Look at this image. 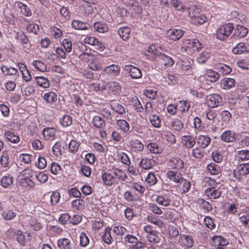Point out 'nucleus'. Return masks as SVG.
<instances>
[{
    "instance_id": "0eeeda50",
    "label": "nucleus",
    "mask_w": 249,
    "mask_h": 249,
    "mask_svg": "<svg viewBox=\"0 0 249 249\" xmlns=\"http://www.w3.org/2000/svg\"><path fill=\"white\" fill-rule=\"evenodd\" d=\"M120 67L118 65L111 64L107 66L102 70V74L110 76H117L120 72Z\"/></svg>"
},
{
    "instance_id": "052dcab7",
    "label": "nucleus",
    "mask_w": 249,
    "mask_h": 249,
    "mask_svg": "<svg viewBox=\"0 0 249 249\" xmlns=\"http://www.w3.org/2000/svg\"><path fill=\"white\" fill-rule=\"evenodd\" d=\"M9 157L8 152L4 151L2 152V155L0 159V162L3 167H7L9 165Z\"/></svg>"
},
{
    "instance_id": "a878e982",
    "label": "nucleus",
    "mask_w": 249,
    "mask_h": 249,
    "mask_svg": "<svg viewBox=\"0 0 249 249\" xmlns=\"http://www.w3.org/2000/svg\"><path fill=\"white\" fill-rule=\"evenodd\" d=\"M158 61L162 65L165 66L171 67L174 64V61L173 59L163 53H160V55L157 58Z\"/></svg>"
},
{
    "instance_id": "412c9836",
    "label": "nucleus",
    "mask_w": 249,
    "mask_h": 249,
    "mask_svg": "<svg viewBox=\"0 0 249 249\" xmlns=\"http://www.w3.org/2000/svg\"><path fill=\"white\" fill-rule=\"evenodd\" d=\"M196 142L201 148H205L211 143V138L207 135H200L196 138Z\"/></svg>"
},
{
    "instance_id": "dca6fc26",
    "label": "nucleus",
    "mask_w": 249,
    "mask_h": 249,
    "mask_svg": "<svg viewBox=\"0 0 249 249\" xmlns=\"http://www.w3.org/2000/svg\"><path fill=\"white\" fill-rule=\"evenodd\" d=\"M155 200L158 204L167 207L170 205L171 202V195L169 194L159 195L157 196Z\"/></svg>"
},
{
    "instance_id": "f704fd0d",
    "label": "nucleus",
    "mask_w": 249,
    "mask_h": 249,
    "mask_svg": "<svg viewBox=\"0 0 249 249\" xmlns=\"http://www.w3.org/2000/svg\"><path fill=\"white\" fill-rule=\"evenodd\" d=\"M244 212V214L240 216L239 220L244 226L249 229V208H246Z\"/></svg>"
},
{
    "instance_id": "de8ad7c7",
    "label": "nucleus",
    "mask_w": 249,
    "mask_h": 249,
    "mask_svg": "<svg viewBox=\"0 0 249 249\" xmlns=\"http://www.w3.org/2000/svg\"><path fill=\"white\" fill-rule=\"evenodd\" d=\"M147 148L150 152L155 154L160 153L162 151L161 147L159 146L156 142L149 143L147 145Z\"/></svg>"
},
{
    "instance_id": "603ef678",
    "label": "nucleus",
    "mask_w": 249,
    "mask_h": 249,
    "mask_svg": "<svg viewBox=\"0 0 249 249\" xmlns=\"http://www.w3.org/2000/svg\"><path fill=\"white\" fill-rule=\"evenodd\" d=\"M44 99L47 103L52 104L57 100V95L55 92L50 91L44 94Z\"/></svg>"
},
{
    "instance_id": "4be33fe9",
    "label": "nucleus",
    "mask_w": 249,
    "mask_h": 249,
    "mask_svg": "<svg viewBox=\"0 0 249 249\" xmlns=\"http://www.w3.org/2000/svg\"><path fill=\"white\" fill-rule=\"evenodd\" d=\"M168 165L172 169L180 170L183 168V161L178 158H172L168 161Z\"/></svg>"
},
{
    "instance_id": "72a5a7b5",
    "label": "nucleus",
    "mask_w": 249,
    "mask_h": 249,
    "mask_svg": "<svg viewBox=\"0 0 249 249\" xmlns=\"http://www.w3.org/2000/svg\"><path fill=\"white\" fill-rule=\"evenodd\" d=\"M92 124L96 128H102L105 126V120L99 115H95L92 119Z\"/></svg>"
},
{
    "instance_id": "49530a36",
    "label": "nucleus",
    "mask_w": 249,
    "mask_h": 249,
    "mask_svg": "<svg viewBox=\"0 0 249 249\" xmlns=\"http://www.w3.org/2000/svg\"><path fill=\"white\" fill-rule=\"evenodd\" d=\"M248 33V29L242 26L238 25L235 30V35L240 38L244 37Z\"/></svg>"
},
{
    "instance_id": "1a4fd4ad",
    "label": "nucleus",
    "mask_w": 249,
    "mask_h": 249,
    "mask_svg": "<svg viewBox=\"0 0 249 249\" xmlns=\"http://www.w3.org/2000/svg\"><path fill=\"white\" fill-rule=\"evenodd\" d=\"M177 183L178 184L177 188L178 192L182 194L188 192L191 186L190 182L183 178Z\"/></svg>"
},
{
    "instance_id": "39448f33",
    "label": "nucleus",
    "mask_w": 249,
    "mask_h": 249,
    "mask_svg": "<svg viewBox=\"0 0 249 249\" xmlns=\"http://www.w3.org/2000/svg\"><path fill=\"white\" fill-rule=\"evenodd\" d=\"M206 102L210 107H215L219 106L222 102L221 97L217 94H211L206 97Z\"/></svg>"
},
{
    "instance_id": "f3484780",
    "label": "nucleus",
    "mask_w": 249,
    "mask_h": 249,
    "mask_svg": "<svg viewBox=\"0 0 249 249\" xmlns=\"http://www.w3.org/2000/svg\"><path fill=\"white\" fill-rule=\"evenodd\" d=\"M102 179L104 185L110 186L116 181L114 174L113 173L106 172L102 175Z\"/></svg>"
},
{
    "instance_id": "09e8293b",
    "label": "nucleus",
    "mask_w": 249,
    "mask_h": 249,
    "mask_svg": "<svg viewBox=\"0 0 249 249\" xmlns=\"http://www.w3.org/2000/svg\"><path fill=\"white\" fill-rule=\"evenodd\" d=\"M113 174H114V177L116 176L117 178L122 181H125L127 178V176L123 170L118 168H113Z\"/></svg>"
},
{
    "instance_id": "9d476101",
    "label": "nucleus",
    "mask_w": 249,
    "mask_h": 249,
    "mask_svg": "<svg viewBox=\"0 0 249 249\" xmlns=\"http://www.w3.org/2000/svg\"><path fill=\"white\" fill-rule=\"evenodd\" d=\"M183 45L186 48H192L194 51H198L202 48L200 42L196 39H187L183 41Z\"/></svg>"
},
{
    "instance_id": "338daca9",
    "label": "nucleus",
    "mask_w": 249,
    "mask_h": 249,
    "mask_svg": "<svg viewBox=\"0 0 249 249\" xmlns=\"http://www.w3.org/2000/svg\"><path fill=\"white\" fill-rule=\"evenodd\" d=\"M146 238L148 242L153 244H158L160 242V239L156 231L149 235H146Z\"/></svg>"
},
{
    "instance_id": "864d4df0",
    "label": "nucleus",
    "mask_w": 249,
    "mask_h": 249,
    "mask_svg": "<svg viewBox=\"0 0 249 249\" xmlns=\"http://www.w3.org/2000/svg\"><path fill=\"white\" fill-rule=\"evenodd\" d=\"M110 107L112 110L120 115H124L126 113L124 107L118 103H113L110 105Z\"/></svg>"
},
{
    "instance_id": "5fc2aeb1",
    "label": "nucleus",
    "mask_w": 249,
    "mask_h": 249,
    "mask_svg": "<svg viewBox=\"0 0 249 249\" xmlns=\"http://www.w3.org/2000/svg\"><path fill=\"white\" fill-rule=\"evenodd\" d=\"M90 88L95 92L103 91L106 89V84L105 83H90Z\"/></svg>"
},
{
    "instance_id": "680f3d73",
    "label": "nucleus",
    "mask_w": 249,
    "mask_h": 249,
    "mask_svg": "<svg viewBox=\"0 0 249 249\" xmlns=\"http://www.w3.org/2000/svg\"><path fill=\"white\" fill-rule=\"evenodd\" d=\"M19 184L23 187H32L35 183L32 179L22 177L19 180Z\"/></svg>"
},
{
    "instance_id": "ea45409f",
    "label": "nucleus",
    "mask_w": 249,
    "mask_h": 249,
    "mask_svg": "<svg viewBox=\"0 0 249 249\" xmlns=\"http://www.w3.org/2000/svg\"><path fill=\"white\" fill-rule=\"evenodd\" d=\"M118 33L120 37L124 40H126L129 38L130 33V29L126 26L122 27L119 29Z\"/></svg>"
},
{
    "instance_id": "bf43d9fd",
    "label": "nucleus",
    "mask_w": 249,
    "mask_h": 249,
    "mask_svg": "<svg viewBox=\"0 0 249 249\" xmlns=\"http://www.w3.org/2000/svg\"><path fill=\"white\" fill-rule=\"evenodd\" d=\"M111 229L107 227L105 230L104 235L102 236V239L105 243L110 244L112 243L113 239L110 234Z\"/></svg>"
},
{
    "instance_id": "7c9ffc66",
    "label": "nucleus",
    "mask_w": 249,
    "mask_h": 249,
    "mask_svg": "<svg viewBox=\"0 0 249 249\" xmlns=\"http://www.w3.org/2000/svg\"><path fill=\"white\" fill-rule=\"evenodd\" d=\"M235 86V80L231 78H225L220 82V87L224 89H229Z\"/></svg>"
},
{
    "instance_id": "5701e85b",
    "label": "nucleus",
    "mask_w": 249,
    "mask_h": 249,
    "mask_svg": "<svg viewBox=\"0 0 249 249\" xmlns=\"http://www.w3.org/2000/svg\"><path fill=\"white\" fill-rule=\"evenodd\" d=\"M129 148L135 152H141L144 149V145L142 142L137 139L131 140L129 142Z\"/></svg>"
},
{
    "instance_id": "e2e57ef3",
    "label": "nucleus",
    "mask_w": 249,
    "mask_h": 249,
    "mask_svg": "<svg viewBox=\"0 0 249 249\" xmlns=\"http://www.w3.org/2000/svg\"><path fill=\"white\" fill-rule=\"evenodd\" d=\"M59 122L62 126L67 127L71 124L72 119L70 116L66 115L60 119Z\"/></svg>"
},
{
    "instance_id": "a211bd4d",
    "label": "nucleus",
    "mask_w": 249,
    "mask_h": 249,
    "mask_svg": "<svg viewBox=\"0 0 249 249\" xmlns=\"http://www.w3.org/2000/svg\"><path fill=\"white\" fill-rule=\"evenodd\" d=\"M125 70L128 71L130 76L133 79H138L142 77V74L141 70L138 68L132 65H126Z\"/></svg>"
},
{
    "instance_id": "8fccbe9b",
    "label": "nucleus",
    "mask_w": 249,
    "mask_h": 249,
    "mask_svg": "<svg viewBox=\"0 0 249 249\" xmlns=\"http://www.w3.org/2000/svg\"><path fill=\"white\" fill-rule=\"evenodd\" d=\"M36 82L37 85L44 89L48 88L50 86L49 81L48 78L42 77V76H38L36 77Z\"/></svg>"
},
{
    "instance_id": "774afa93",
    "label": "nucleus",
    "mask_w": 249,
    "mask_h": 249,
    "mask_svg": "<svg viewBox=\"0 0 249 249\" xmlns=\"http://www.w3.org/2000/svg\"><path fill=\"white\" fill-rule=\"evenodd\" d=\"M71 205L76 210H82L84 208L85 202L83 199H77L71 202Z\"/></svg>"
},
{
    "instance_id": "f8f14e48",
    "label": "nucleus",
    "mask_w": 249,
    "mask_h": 249,
    "mask_svg": "<svg viewBox=\"0 0 249 249\" xmlns=\"http://www.w3.org/2000/svg\"><path fill=\"white\" fill-rule=\"evenodd\" d=\"M108 92L114 95H119L122 90L121 84L116 81L108 82L107 84Z\"/></svg>"
},
{
    "instance_id": "f257e3e1",
    "label": "nucleus",
    "mask_w": 249,
    "mask_h": 249,
    "mask_svg": "<svg viewBox=\"0 0 249 249\" xmlns=\"http://www.w3.org/2000/svg\"><path fill=\"white\" fill-rule=\"evenodd\" d=\"M205 181L210 186L205 191L206 195L210 199H216L219 198L221 195V190L218 186L219 184L215 183L214 179L209 178H205Z\"/></svg>"
},
{
    "instance_id": "69168bd1",
    "label": "nucleus",
    "mask_w": 249,
    "mask_h": 249,
    "mask_svg": "<svg viewBox=\"0 0 249 249\" xmlns=\"http://www.w3.org/2000/svg\"><path fill=\"white\" fill-rule=\"evenodd\" d=\"M171 3L177 10L184 12L187 10V8L179 0H171Z\"/></svg>"
},
{
    "instance_id": "58836bf2",
    "label": "nucleus",
    "mask_w": 249,
    "mask_h": 249,
    "mask_svg": "<svg viewBox=\"0 0 249 249\" xmlns=\"http://www.w3.org/2000/svg\"><path fill=\"white\" fill-rule=\"evenodd\" d=\"M1 69L2 73L5 75H18L17 69L14 68L2 66Z\"/></svg>"
},
{
    "instance_id": "6ab92c4d",
    "label": "nucleus",
    "mask_w": 249,
    "mask_h": 249,
    "mask_svg": "<svg viewBox=\"0 0 249 249\" xmlns=\"http://www.w3.org/2000/svg\"><path fill=\"white\" fill-rule=\"evenodd\" d=\"M166 175L170 181L176 183H178L183 178L180 172L175 170H170L167 171Z\"/></svg>"
},
{
    "instance_id": "b1692460",
    "label": "nucleus",
    "mask_w": 249,
    "mask_h": 249,
    "mask_svg": "<svg viewBox=\"0 0 249 249\" xmlns=\"http://www.w3.org/2000/svg\"><path fill=\"white\" fill-rule=\"evenodd\" d=\"M181 143L186 148H191L196 143L195 139L191 135H184L181 137Z\"/></svg>"
},
{
    "instance_id": "f03ea898",
    "label": "nucleus",
    "mask_w": 249,
    "mask_h": 249,
    "mask_svg": "<svg viewBox=\"0 0 249 249\" xmlns=\"http://www.w3.org/2000/svg\"><path fill=\"white\" fill-rule=\"evenodd\" d=\"M233 30V26L231 23L221 25L216 30L214 34L215 38L221 41L226 40L229 37Z\"/></svg>"
},
{
    "instance_id": "a18cd8bd",
    "label": "nucleus",
    "mask_w": 249,
    "mask_h": 249,
    "mask_svg": "<svg viewBox=\"0 0 249 249\" xmlns=\"http://www.w3.org/2000/svg\"><path fill=\"white\" fill-rule=\"evenodd\" d=\"M117 157L121 160L122 163L129 166L131 164L130 160L127 154L123 152L117 153Z\"/></svg>"
},
{
    "instance_id": "6e6552de",
    "label": "nucleus",
    "mask_w": 249,
    "mask_h": 249,
    "mask_svg": "<svg viewBox=\"0 0 249 249\" xmlns=\"http://www.w3.org/2000/svg\"><path fill=\"white\" fill-rule=\"evenodd\" d=\"M178 242L181 246L187 248H192L194 244L192 236L184 234H180Z\"/></svg>"
},
{
    "instance_id": "3c124183",
    "label": "nucleus",
    "mask_w": 249,
    "mask_h": 249,
    "mask_svg": "<svg viewBox=\"0 0 249 249\" xmlns=\"http://www.w3.org/2000/svg\"><path fill=\"white\" fill-rule=\"evenodd\" d=\"M131 105L133 106L137 112H142L143 111L142 106L138 98L136 96L132 97L131 98Z\"/></svg>"
},
{
    "instance_id": "7ed1b4c3",
    "label": "nucleus",
    "mask_w": 249,
    "mask_h": 249,
    "mask_svg": "<svg viewBox=\"0 0 249 249\" xmlns=\"http://www.w3.org/2000/svg\"><path fill=\"white\" fill-rule=\"evenodd\" d=\"M124 241L130 248L133 249H139L144 247V244L140 240L134 235L127 234L124 237Z\"/></svg>"
},
{
    "instance_id": "6e6d98bb",
    "label": "nucleus",
    "mask_w": 249,
    "mask_h": 249,
    "mask_svg": "<svg viewBox=\"0 0 249 249\" xmlns=\"http://www.w3.org/2000/svg\"><path fill=\"white\" fill-rule=\"evenodd\" d=\"M16 4L18 8L20 9L22 13L25 16H30L32 15V12L31 10L24 3L18 1Z\"/></svg>"
},
{
    "instance_id": "79ce46f5",
    "label": "nucleus",
    "mask_w": 249,
    "mask_h": 249,
    "mask_svg": "<svg viewBox=\"0 0 249 249\" xmlns=\"http://www.w3.org/2000/svg\"><path fill=\"white\" fill-rule=\"evenodd\" d=\"M1 215L5 220H11L16 216L17 213L11 210L7 209L1 213Z\"/></svg>"
},
{
    "instance_id": "473e14b6",
    "label": "nucleus",
    "mask_w": 249,
    "mask_h": 249,
    "mask_svg": "<svg viewBox=\"0 0 249 249\" xmlns=\"http://www.w3.org/2000/svg\"><path fill=\"white\" fill-rule=\"evenodd\" d=\"M33 66L37 71L41 72L48 71L47 64L41 60H35L33 62Z\"/></svg>"
},
{
    "instance_id": "0e129e2a",
    "label": "nucleus",
    "mask_w": 249,
    "mask_h": 249,
    "mask_svg": "<svg viewBox=\"0 0 249 249\" xmlns=\"http://www.w3.org/2000/svg\"><path fill=\"white\" fill-rule=\"evenodd\" d=\"M128 186L130 188L134 189L141 194H143L145 191V188L144 186L137 182H130Z\"/></svg>"
},
{
    "instance_id": "cd10ccee",
    "label": "nucleus",
    "mask_w": 249,
    "mask_h": 249,
    "mask_svg": "<svg viewBox=\"0 0 249 249\" xmlns=\"http://www.w3.org/2000/svg\"><path fill=\"white\" fill-rule=\"evenodd\" d=\"M4 136L8 142L13 143H18L20 141V137L17 134L9 130L5 131Z\"/></svg>"
},
{
    "instance_id": "c03bdc74",
    "label": "nucleus",
    "mask_w": 249,
    "mask_h": 249,
    "mask_svg": "<svg viewBox=\"0 0 249 249\" xmlns=\"http://www.w3.org/2000/svg\"><path fill=\"white\" fill-rule=\"evenodd\" d=\"M13 177L10 174L3 176L0 180L1 185L4 188H7L13 184Z\"/></svg>"
},
{
    "instance_id": "4d7b16f0",
    "label": "nucleus",
    "mask_w": 249,
    "mask_h": 249,
    "mask_svg": "<svg viewBox=\"0 0 249 249\" xmlns=\"http://www.w3.org/2000/svg\"><path fill=\"white\" fill-rule=\"evenodd\" d=\"M212 157L213 160L217 163H220L222 161L224 156L221 151L217 149L212 152Z\"/></svg>"
},
{
    "instance_id": "2f4dec72",
    "label": "nucleus",
    "mask_w": 249,
    "mask_h": 249,
    "mask_svg": "<svg viewBox=\"0 0 249 249\" xmlns=\"http://www.w3.org/2000/svg\"><path fill=\"white\" fill-rule=\"evenodd\" d=\"M116 124L118 129L124 133H126L129 131V124L127 122L123 119L117 120Z\"/></svg>"
},
{
    "instance_id": "20e7f679",
    "label": "nucleus",
    "mask_w": 249,
    "mask_h": 249,
    "mask_svg": "<svg viewBox=\"0 0 249 249\" xmlns=\"http://www.w3.org/2000/svg\"><path fill=\"white\" fill-rule=\"evenodd\" d=\"M220 77V74L212 70H207L205 74L198 77L200 82H203L204 80L213 83L216 82Z\"/></svg>"
},
{
    "instance_id": "ddd939ff",
    "label": "nucleus",
    "mask_w": 249,
    "mask_h": 249,
    "mask_svg": "<svg viewBox=\"0 0 249 249\" xmlns=\"http://www.w3.org/2000/svg\"><path fill=\"white\" fill-rule=\"evenodd\" d=\"M156 163V160L150 158H142L139 163V166L144 170L151 169Z\"/></svg>"
},
{
    "instance_id": "c756f323",
    "label": "nucleus",
    "mask_w": 249,
    "mask_h": 249,
    "mask_svg": "<svg viewBox=\"0 0 249 249\" xmlns=\"http://www.w3.org/2000/svg\"><path fill=\"white\" fill-rule=\"evenodd\" d=\"M98 114L105 118L107 120H108L109 123H111L112 122L113 114L108 107H101L98 111Z\"/></svg>"
},
{
    "instance_id": "c85d7f7f",
    "label": "nucleus",
    "mask_w": 249,
    "mask_h": 249,
    "mask_svg": "<svg viewBox=\"0 0 249 249\" xmlns=\"http://www.w3.org/2000/svg\"><path fill=\"white\" fill-rule=\"evenodd\" d=\"M178 110L182 114L186 113L190 107V104L186 101H179L177 104Z\"/></svg>"
},
{
    "instance_id": "e433bc0d",
    "label": "nucleus",
    "mask_w": 249,
    "mask_h": 249,
    "mask_svg": "<svg viewBox=\"0 0 249 249\" xmlns=\"http://www.w3.org/2000/svg\"><path fill=\"white\" fill-rule=\"evenodd\" d=\"M206 170L209 173L213 175H218L220 172L219 166L214 163L208 164L206 167Z\"/></svg>"
},
{
    "instance_id": "9b49d317",
    "label": "nucleus",
    "mask_w": 249,
    "mask_h": 249,
    "mask_svg": "<svg viewBox=\"0 0 249 249\" xmlns=\"http://www.w3.org/2000/svg\"><path fill=\"white\" fill-rule=\"evenodd\" d=\"M248 174H249V163L240 164L238 167L237 171L234 172V177L239 179Z\"/></svg>"
},
{
    "instance_id": "c9c22d12",
    "label": "nucleus",
    "mask_w": 249,
    "mask_h": 249,
    "mask_svg": "<svg viewBox=\"0 0 249 249\" xmlns=\"http://www.w3.org/2000/svg\"><path fill=\"white\" fill-rule=\"evenodd\" d=\"M57 245L60 249H70L71 247L70 240L66 238L59 239L57 241Z\"/></svg>"
},
{
    "instance_id": "423d86ee",
    "label": "nucleus",
    "mask_w": 249,
    "mask_h": 249,
    "mask_svg": "<svg viewBox=\"0 0 249 249\" xmlns=\"http://www.w3.org/2000/svg\"><path fill=\"white\" fill-rule=\"evenodd\" d=\"M238 137V134L234 131L227 130L222 132L220 135V140L225 142L232 143Z\"/></svg>"
},
{
    "instance_id": "393cba45",
    "label": "nucleus",
    "mask_w": 249,
    "mask_h": 249,
    "mask_svg": "<svg viewBox=\"0 0 249 249\" xmlns=\"http://www.w3.org/2000/svg\"><path fill=\"white\" fill-rule=\"evenodd\" d=\"M56 129L54 127H48L43 129L42 134L43 138L48 140L54 139L55 135Z\"/></svg>"
},
{
    "instance_id": "aec40b11",
    "label": "nucleus",
    "mask_w": 249,
    "mask_h": 249,
    "mask_svg": "<svg viewBox=\"0 0 249 249\" xmlns=\"http://www.w3.org/2000/svg\"><path fill=\"white\" fill-rule=\"evenodd\" d=\"M212 244L213 246L217 249L219 248L224 247L229 244V242L226 238L220 236H215L213 237Z\"/></svg>"
},
{
    "instance_id": "a19ab883",
    "label": "nucleus",
    "mask_w": 249,
    "mask_h": 249,
    "mask_svg": "<svg viewBox=\"0 0 249 249\" xmlns=\"http://www.w3.org/2000/svg\"><path fill=\"white\" fill-rule=\"evenodd\" d=\"M95 30L100 33H104L108 31V27L107 24L100 22H95L93 25Z\"/></svg>"
},
{
    "instance_id": "4468645a",
    "label": "nucleus",
    "mask_w": 249,
    "mask_h": 249,
    "mask_svg": "<svg viewBox=\"0 0 249 249\" xmlns=\"http://www.w3.org/2000/svg\"><path fill=\"white\" fill-rule=\"evenodd\" d=\"M232 52L235 54H240L249 52V44L239 42L232 49Z\"/></svg>"
},
{
    "instance_id": "2eb2a0df",
    "label": "nucleus",
    "mask_w": 249,
    "mask_h": 249,
    "mask_svg": "<svg viewBox=\"0 0 249 249\" xmlns=\"http://www.w3.org/2000/svg\"><path fill=\"white\" fill-rule=\"evenodd\" d=\"M184 31L180 29H172L167 31V36L169 39L177 41L183 35Z\"/></svg>"
},
{
    "instance_id": "13d9d810",
    "label": "nucleus",
    "mask_w": 249,
    "mask_h": 249,
    "mask_svg": "<svg viewBox=\"0 0 249 249\" xmlns=\"http://www.w3.org/2000/svg\"><path fill=\"white\" fill-rule=\"evenodd\" d=\"M92 148L93 150L100 153H105L107 151V146L103 145L102 143L94 142L91 143Z\"/></svg>"
},
{
    "instance_id": "37998d69",
    "label": "nucleus",
    "mask_w": 249,
    "mask_h": 249,
    "mask_svg": "<svg viewBox=\"0 0 249 249\" xmlns=\"http://www.w3.org/2000/svg\"><path fill=\"white\" fill-rule=\"evenodd\" d=\"M171 127L176 131H180L183 128V124L182 122L178 119H173L171 122Z\"/></svg>"
},
{
    "instance_id": "bb28decb",
    "label": "nucleus",
    "mask_w": 249,
    "mask_h": 249,
    "mask_svg": "<svg viewBox=\"0 0 249 249\" xmlns=\"http://www.w3.org/2000/svg\"><path fill=\"white\" fill-rule=\"evenodd\" d=\"M150 124L155 128H160L161 126V119L158 115V112L147 117Z\"/></svg>"
},
{
    "instance_id": "4c0bfd02",
    "label": "nucleus",
    "mask_w": 249,
    "mask_h": 249,
    "mask_svg": "<svg viewBox=\"0 0 249 249\" xmlns=\"http://www.w3.org/2000/svg\"><path fill=\"white\" fill-rule=\"evenodd\" d=\"M88 24L80 20H73L71 22V26L75 30H87Z\"/></svg>"
}]
</instances>
